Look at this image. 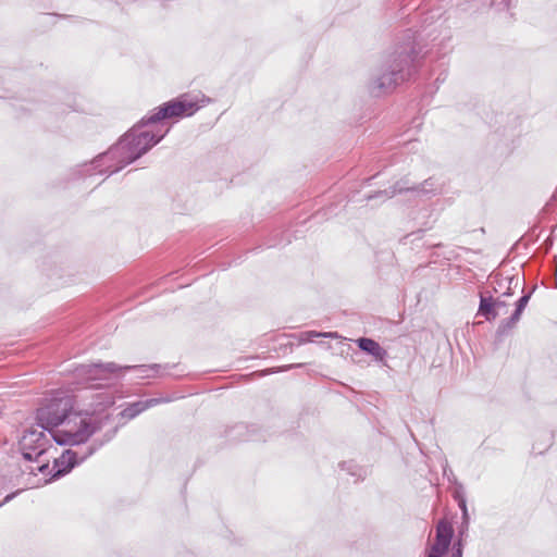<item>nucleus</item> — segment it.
<instances>
[{"mask_svg": "<svg viewBox=\"0 0 557 557\" xmlns=\"http://www.w3.org/2000/svg\"><path fill=\"white\" fill-rule=\"evenodd\" d=\"M209 101V98L200 94H183L156 108L108 151L97 156L89 164H84V173L91 176L119 172L163 139L169 128L161 129L159 125L161 121L191 116Z\"/></svg>", "mask_w": 557, "mask_h": 557, "instance_id": "nucleus-1", "label": "nucleus"}, {"mask_svg": "<svg viewBox=\"0 0 557 557\" xmlns=\"http://www.w3.org/2000/svg\"><path fill=\"white\" fill-rule=\"evenodd\" d=\"M73 408V398L64 395L52 397L37 409L38 426L47 430L59 445L78 446L101 430L96 419L83 417L82 412H72Z\"/></svg>", "mask_w": 557, "mask_h": 557, "instance_id": "nucleus-2", "label": "nucleus"}, {"mask_svg": "<svg viewBox=\"0 0 557 557\" xmlns=\"http://www.w3.org/2000/svg\"><path fill=\"white\" fill-rule=\"evenodd\" d=\"M416 51L410 45L401 46L392 53L370 83V91L379 97L394 90L408 79L416 70Z\"/></svg>", "mask_w": 557, "mask_h": 557, "instance_id": "nucleus-3", "label": "nucleus"}, {"mask_svg": "<svg viewBox=\"0 0 557 557\" xmlns=\"http://www.w3.org/2000/svg\"><path fill=\"white\" fill-rule=\"evenodd\" d=\"M160 364H141L120 367L114 362H96L90 364H79L74 369V377L77 383L88 385L87 388H98L103 386L101 382H107L116 372L124 370H134L139 379H149L158 375Z\"/></svg>", "mask_w": 557, "mask_h": 557, "instance_id": "nucleus-4", "label": "nucleus"}, {"mask_svg": "<svg viewBox=\"0 0 557 557\" xmlns=\"http://www.w3.org/2000/svg\"><path fill=\"white\" fill-rule=\"evenodd\" d=\"M46 430H39L30 428L24 431L23 436L20 440V448L23 457L29 461H37V471L45 473L49 468V459L46 458L49 455L50 449H57L51 444V436L45 433Z\"/></svg>", "mask_w": 557, "mask_h": 557, "instance_id": "nucleus-5", "label": "nucleus"}, {"mask_svg": "<svg viewBox=\"0 0 557 557\" xmlns=\"http://www.w3.org/2000/svg\"><path fill=\"white\" fill-rule=\"evenodd\" d=\"M104 442L94 443L87 447L78 449H65L60 457L54 458L52 478H60L69 473L75 466L90 457Z\"/></svg>", "mask_w": 557, "mask_h": 557, "instance_id": "nucleus-6", "label": "nucleus"}, {"mask_svg": "<svg viewBox=\"0 0 557 557\" xmlns=\"http://www.w3.org/2000/svg\"><path fill=\"white\" fill-rule=\"evenodd\" d=\"M404 191H412L417 195H435L441 191V187L433 178L425 180L421 185L412 187L408 186L406 182H397L389 189L379 190L372 195H368L367 200H373L376 198L386 200Z\"/></svg>", "mask_w": 557, "mask_h": 557, "instance_id": "nucleus-7", "label": "nucleus"}, {"mask_svg": "<svg viewBox=\"0 0 557 557\" xmlns=\"http://www.w3.org/2000/svg\"><path fill=\"white\" fill-rule=\"evenodd\" d=\"M535 288L536 286L534 285L529 293L521 296L516 302V309L513 313L509 318L504 319L499 322L498 327L496 330V337L498 339H503L504 337H506L511 332V330L517 325Z\"/></svg>", "mask_w": 557, "mask_h": 557, "instance_id": "nucleus-8", "label": "nucleus"}, {"mask_svg": "<svg viewBox=\"0 0 557 557\" xmlns=\"http://www.w3.org/2000/svg\"><path fill=\"white\" fill-rule=\"evenodd\" d=\"M114 404V397L109 393H97L92 395V401L89 405L88 409L84 410L83 417L88 419L97 420L98 423L101 424V428L109 420V416L98 417L96 413H100L106 408L112 406Z\"/></svg>", "mask_w": 557, "mask_h": 557, "instance_id": "nucleus-9", "label": "nucleus"}, {"mask_svg": "<svg viewBox=\"0 0 557 557\" xmlns=\"http://www.w3.org/2000/svg\"><path fill=\"white\" fill-rule=\"evenodd\" d=\"M454 529L446 520H440L436 525L435 542L431 546L429 553L444 556L451 543Z\"/></svg>", "mask_w": 557, "mask_h": 557, "instance_id": "nucleus-10", "label": "nucleus"}, {"mask_svg": "<svg viewBox=\"0 0 557 557\" xmlns=\"http://www.w3.org/2000/svg\"><path fill=\"white\" fill-rule=\"evenodd\" d=\"M476 315L484 317L488 322L494 321L499 315V310L495 308V298L480 294V304Z\"/></svg>", "mask_w": 557, "mask_h": 557, "instance_id": "nucleus-11", "label": "nucleus"}, {"mask_svg": "<svg viewBox=\"0 0 557 557\" xmlns=\"http://www.w3.org/2000/svg\"><path fill=\"white\" fill-rule=\"evenodd\" d=\"M357 345L362 351L380 361L384 360L387 355L386 350L377 342L369 337H360L357 339Z\"/></svg>", "mask_w": 557, "mask_h": 557, "instance_id": "nucleus-12", "label": "nucleus"}, {"mask_svg": "<svg viewBox=\"0 0 557 557\" xmlns=\"http://www.w3.org/2000/svg\"><path fill=\"white\" fill-rule=\"evenodd\" d=\"M159 403H160V400L156 399V398L147 399V400H144V401H136V403L129 405L128 407H126L121 412V416L123 418L134 419L139 413H141L144 410H146V409H148V408H150L152 406H156Z\"/></svg>", "mask_w": 557, "mask_h": 557, "instance_id": "nucleus-13", "label": "nucleus"}, {"mask_svg": "<svg viewBox=\"0 0 557 557\" xmlns=\"http://www.w3.org/2000/svg\"><path fill=\"white\" fill-rule=\"evenodd\" d=\"M553 444V435L548 432H543L539 435L537 440L533 443L532 453L535 455H542Z\"/></svg>", "mask_w": 557, "mask_h": 557, "instance_id": "nucleus-14", "label": "nucleus"}, {"mask_svg": "<svg viewBox=\"0 0 557 557\" xmlns=\"http://www.w3.org/2000/svg\"><path fill=\"white\" fill-rule=\"evenodd\" d=\"M341 469L346 471L349 475L358 480H363L367 475V470L358 466L355 461H343L339 465Z\"/></svg>", "mask_w": 557, "mask_h": 557, "instance_id": "nucleus-15", "label": "nucleus"}, {"mask_svg": "<svg viewBox=\"0 0 557 557\" xmlns=\"http://www.w3.org/2000/svg\"><path fill=\"white\" fill-rule=\"evenodd\" d=\"M318 337L324 338H338V334L336 332H317V331H306L299 334L300 343H309L313 342Z\"/></svg>", "mask_w": 557, "mask_h": 557, "instance_id": "nucleus-16", "label": "nucleus"}, {"mask_svg": "<svg viewBox=\"0 0 557 557\" xmlns=\"http://www.w3.org/2000/svg\"><path fill=\"white\" fill-rule=\"evenodd\" d=\"M507 288L506 292L503 293V296H511L516 293V289L524 286L523 278L519 275H512L507 278Z\"/></svg>", "mask_w": 557, "mask_h": 557, "instance_id": "nucleus-17", "label": "nucleus"}, {"mask_svg": "<svg viewBox=\"0 0 557 557\" xmlns=\"http://www.w3.org/2000/svg\"><path fill=\"white\" fill-rule=\"evenodd\" d=\"M503 294L495 298V308L499 310V315L507 312V302L503 299Z\"/></svg>", "mask_w": 557, "mask_h": 557, "instance_id": "nucleus-18", "label": "nucleus"}, {"mask_svg": "<svg viewBox=\"0 0 557 557\" xmlns=\"http://www.w3.org/2000/svg\"><path fill=\"white\" fill-rule=\"evenodd\" d=\"M459 508L462 511V520H463V522L468 523V520H469L468 508H467L466 500L463 498L460 499V502H459Z\"/></svg>", "mask_w": 557, "mask_h": 557, "instance_id": "nucleus-19", "label": "nucleus"}, {"mask_svg": "<svg viewBox=\"0 0 557 557\" xmlns=\"http://www.w3.org/2000/svg\"><path fill=\"white\" fill-rule=\"evenodd\" d=\"M246 425L244 424H237L233 428L234 431H236V436H234L233 438L235 440H247V437H243V431L246 430Z\"/></svg>", "mask_w": 557, "mask_h": 557, "instance_id": "nucleus-20", "label": "nucleus"}, {"mask_svg": "<svg viewBox=\"0 0 557 557\" xmlns=\"http://www.w3.org/2000/svg\"><path fill=\"white\" fill-rule=\"evenodd\" d=\"M18 493H20V491H17V492H14V493H11V494L7 495V496L4 497V499L2 500V503L0 504V507H1L3 504H5V503H8V502L12 500V499H13V498L18 494Z\"/></svg>", "mask_w": 557, "mask_h": 557, "instance_id": "nucleus-21", "label": "nucleus"}, {"mask_svg": "<svg viewBox=\"0 0 557 557\" xmlns=\"http://www.w3.org/2000/svg\"><path fill=\"white\" fill-rule=\"evenodd\" d=\"M453 557H462V548L460 543H458V547L454 548Z\"/></svg>", "mask_w": 557, "mask_h": 557, "instance_id": "nucleus-22", "label": "nucleus"}, {"mask_svg": "<svg viewBox=\"0 0 557 557\" xmlns=\"http://www.w3.org/2000/svg\"><path fill=\"white\" fill-rule=\"evenodd\" d=\"M116 430H113L112 433L107 437L106 442L111 441V438L115 435Z\"/></svg>", "mask_w": 557, "mask_h": 557, "instance_id": "nucleus-23", "label": "nucleus"}, {"mask_svg": "<svg viewBox=\"0 0 557 557\" xmlns=\"http://www.w3.org/2000/svg\"><path fill=\"white\" fill-rule=\"evenodd\" d=\"M428 557H443V556L433 554V553H428Z\"/></svg>", "mask_w": 557, "mask_h": 557, "instance_id": "nucleus-24", "label": "nucleus"}, {"mask_svg": "<svg viewBox=\"0 0 557 557\" xmlns=\"http://www.w3.org/2000/svg\"><path fill=\"white\" fill-rule=\"evenodd\" d=\"M301 364H289L288 367H286L284 370L286 369H292V368H295V367H300Z\"/></svg>", "mask_w": 557, "mask_h": 557, "instance_id": "nucleus-25", "label": "nucleus"}]
</instances>
